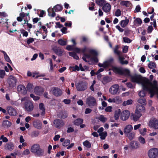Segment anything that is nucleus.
Returning a JSON list of instances; mask_svg holds the SVG:
<instances>
[{"label": "nucleus", "instance_id": "obj_1", "mask_svg": "<svg viewBox=\"0 0 158 158\" xmlns=\"http://www.w3.org/2000/svg\"><path fill=\"white\" fill-rule=\"evenodd\" d=\"M131 81L139 84H141L143 88L148 90L151 94V97L154 94V90L156 89V81H154L152 83L149 80L146 78H143L139 75L133 76L131 77ZM158 90V89H157Z\"/></svg>", "mask_w": 158, "mask_h": 158}, {"label": "nucleus", "instance_id": "obj_2", "mask_svg": "<svg viewBox=\"0 0 158 158\" xmlns=\"http://www.w3.org/2000/svg\"><path fill=\"white\" fill-rule=\"evenodd\" d=\"M88 53H85L82 57L83 60L86 62H97L98 53L94 50L90 49L88 51Z\"/></svg>", "mask_w": 158, "mask_h": 158}, {"label": "nucleus", "instance_id": "obj_3", "mask_svg": "<svg viewBox=\"0 0 158 158\" xmlns=\"http://www.w3.org/2000/svg\"><path fill=\"white\" fill-rule=\"evenodd\" d=\"M31 151L38 156H41L44 154V150L40 148L38 144L33 145L31 149Z\"/></svg>", "mask_w": 158, "mask_h": 158}, {"label": "nucleus", "instance_id": "obj_4", "mask_svg": "<svg viewBox=\"0 0 158 158\" xmlns=\"http://www.w3.org/2000/svg\"><path fill=\"white\" fill-rule=\"evenodd\" d=\"M87 83L85 81H80L76 85L77 89L79 91H83L87 88Z\"/></svg>", "mask_w": 158, "mask_h": 158}, {"label": "nucleus", "instance_id": "obj_5", "mask_svg": "<svg viewBox=\"0 0 158 158\" xmlns=\"http://www.w3.org/2000/svg\"><path fill=\"white\" fill-rule=\"evenodd\" d=\"M148 126L150 128L155 129H158V119L156 118H152L149 121Z\"/></svg>", "mask_w": 158, "mask_h": 158}, {"label": "nucleus", "instance_id": "obj_6", "mask_svg": "<svg viewBox=\"0 0 158 158\" xmlns=\"http://www.w3.org/2000/svg\"><path fill=\"white\" fill-rule=\"evenodd\" d=\"M86 104L90 107L96 106L97 105L96 100L92 96H89L86 99Z\"/></svg>", "mask_w": 158, "mask_h": 158}, {"label": "nucleus", "instance_id": "obj_7", "mask_svg": "<svg viewBox=\"0 0 158 158\" xmlns=\"http://www.w3.org/2000/svg\"><path fill=\"white\" fill-rule=\"evenodd\" d=\"M148 155L150 158H155L158 155V149L153 148L150 149L148 151Z\"/></svg>", "mask_w": 158, "mask_h": 158}, {"label": "nucleus", "instance_id": "obj_8", "mask_svg": "<svg viewBox=\"0 0 158 158\" xmlns=\"http://www.w3.org/2000/svg\"><path fill=\"white\" fill-rule=\"evenodd\" d=\"M6 109L8 114L10 116H16L18 114L16 109L11 106H7Z\"/></svg>", "mask_w": 158, "mask_h": 158}, {"label": "nucleus", "instance_id": "obj_9", "mask_svg": "<svg viewBox=\"0 0 158 158\" xmlns=\"http://www.w3.org/2000/svg\"><path fill=\"white\" fill-rule=\"evenodd\" d=\"M114 61V59L113 58L111 57L107 60L105 61L103 63H99L98 65L99 67L103 68H106L109 66H110Z\"/></svg>", "mask_w": 158, "mask_h": 158}, {"label": "nucleus", "instance_id": "obj_10", "mask_svg": "<svg viewBox=\"0 0 158 158\" xmlns=\"http://www.w3.org/2000/svg\"><path fill=\"white\" fill-rule=\"evenodd\" d=\"M130 114V112L128 110H124L121 113L120 118L123 121H125L128 118Z\"/></svg>", "mask_w": 158, "mask_h": 158}, {"label": "nucleus", "instance_id": "obj_11", "mask_svg": "<svg viewBox=\"0 0 158 158\" xmlns=\"http://www.w3.org/2000/svg\"><path fill=\"white\" fill-rule=\"evenodd\" d=\"M119 89V86L117 84H115L112 85L109 89V92L112 95L116 94Z\"/></svg>", "mask_w": 158, "mask_h": 158}, {"label": "nucleus", "instance_id": "obj_12", "mask_svg": "<svg viewBox=\"0 0 158 158\" xmlns=\"http://www.w3.org/2000/svg\"><path fill=\"white\" fill-rule=\"evenodd\" d=\"M16 78L12 76H10L8 80V83L10 87H14L17 82Z\"/></svg>", "mask_w": 158, "mask_h": 158}, {"label": "nucleus", "instance_id": "obj_13", "mask_svg": "<svg viewBox=\"0 0 158 158\" xmlns=\"http://www.w3.org/2000/svg\"><path fill=\"white\" fill-rule=\"evenodd\" d=\"M107 101L110 103H114L117 104L121 103L122 102L121 98L118 96H116L113 98H109Z\"/></svg>", "mask_w": 158, "mask_h": 158}, {"label": "nucleus", "instance_id": "obj_14", "mask_svg": "<svg viewBox=\"0 0 158 158\" xmlns=\"http://www.w3.org/2000/svg\"><path fill=\"white\" fill-rule=\"evenodd\" d=\"M51 91L54 95L57 97L60 96L62 94V91L60 89L56 87H52Z\"/></svg>", "mask_w": 158, "mask_h": 158}, {"label": "nucleus", "instance_id": "obj_15", "mask_svg": "<svg viewBox=\"0 0 158 158\" xmlns=\"http://www.w3.org/2000/svg\"><path fill=\"white\" fill-rule=\"evenodd\" d=\"M25 108L27 111H31L33 110V104L31 102H27L25 104Z\"/></svg>", "mask_w": 158, "mask_h": 158}, {"label": "nucleus", "instance_id": "obj_16", "mask_svg": "<svg viewBox=\"0 0 158 158\" xmlns=\"http://www.w3.org/2000/svg\"><path fill=\"white\" fill-rule=\"evenodd\" d=\"M135 111L142 115L145 112V107L142 105H137L136 106Z\"/></svg>", "mask_w": 158, "mask_h": 158}, {"label": "nucleus", "instance_id": "obj_17", "mask_svg": "<svg viewBox=\"0 0 158 158\" xmlns=\"http://www.w3.org/2000/svg\"><path fill=\"white\" fill-rule=\"evenodd\" d=\"M17 91L19 93L25 94H26L27 91L24 86L20 85H19L17 87Z\"/></svg>", "mask_w": 158, "mask_h": 158}, {"label": "nucleus", "instance_id": "obj_18", "mask_svg": "<svg viewBox=\"0 0 158 158\" xmlns=\"http://www.w3.org/2000/svg\"><path fill=\"white\" fill-rule=\"evenodd\" d=\"M44 89L41 87L36 86L34 89L35 93L38 95H41L44 91Z\"/></svg>", "mask_w": 158, "mask_h": 158}, {"label": "nucleus", "instance_id": "obj_19", "mask_svg": "<svg viewBox=\"0 0 158 158\" xmlns=\"http://www.w3.org/2000/svg\"><path fill=\"white\" fill-rule=\"evenodd\" d=\"M111 8V6L109 3H105L102 7L103 10L106 13L110 11Z\"/></svg>", "mask_w": 158, "mask_h": 158}, {"label": "nucleus", "instance_id": "obj_20", "mask_svg": "<svg viewBox=\"0 0 158 158\" xmlns=\"http://www.w3.org/2000/svg\"><path fill=\"white\" fill-rule=\"evenodd\" d=\"M33 125L35 128L40 129L42 127V124L41 121L38 120H34L33 122Z\"/></svg>", "mask_w": 158, "mask_h": 158}, {"label": "nucleus", "instance_id": "obj_21", "mask_svg": "<svg viewBox=\"0 0 158 158\" xmlns=\"http://www.w3.org/2000/svg\"><path fill=\"white\" fill-rule=\"evenodd\" d=\"M132 126L130 124H128L123 129V132L125 134L130 133L133 130Z\"/></svg>", "mask_w": 158, "mask_h": 158}, {"label": "nucleus", "instance_id": "obj_22", "mask_svg": "<svg viewBox=\"0 0 158 158\" xmlns=\"http://www.w3.org/2000/svg\"><path fill=\"white\" fill-rule=\"evenodd\" d=\"M141 115V114H139L135 111V114L131 115V118L132 119L136 122L139 119Z\"/></svg>", "mask_w": 158, "mask_h": 158}, {"label": "nucleus", "instance_id": "obj_23", "mask_svg": "<svg viewBox=\"0 0 158 158\" xmlns=\"http://www.w3.org/2000/svg\"><path fill=\"white\" fill-rule=\"evenodd\" d=\"M139 144L137 142L132 141L130 143V146L133 149H135L137 148L139 146Z\"/></svg>", "mask_w": 158, "mask_h": 158}, {"label": "nucleus", "instance_id": "obj_24", "mask_svg": "<svg viewBox=\"0 0 158 158\" xmlns=\"http://www.w3.org/2000/svg\"><path fill=\"white\" fill-rule=\"evenodd\" d=\"M53 123L55 126L56 128H59L60 127V125L63 124V122L59 119L54 120Z\"/></svg>", "mask_w": 158, "mask_h": 158}, {"label": "nucleus", "instance_id": "obj_25", "mask_svg": "<svg viewBox=\"0 0 158 158\" xmlns=\"http://www.w3.org/2000/svg\"><path fill=\"white\" fill-rule=\"evenodd\" d=\"M111 70L116 73H118L120 74H121L122 73V69L120 68H118L116 67L112 66Z\"/></svg>", "mask_w": 158, "mask_h": 158}, {"label": "nucleus", "instance_id": "obj_26", "mask_svg": "<svg viewBox=\"0 0 158 158\" xmlns=\"http://www.w3.org/2000/svg\"><path fill=\"white\" fill-rule=\"evenodd\" d=\"M39 108L40 110L41 111L40 113V114L42 115H44L45 114V109L44 104L42 103H40L39 105Z\"/></svg>", "mask_w": 158, "mask_h": 158}, {"label": "nucleus", "instance_id": "obj_27", "mask_svg": "<svg viewBox=\"0 0 158 158\" xmlns=\"http://www.w3.org/2000/svg\"><path fill=\"white\" fill-rule=\"evenodd\" d=\"M87 50V48L86 47H85L84 48L81 49L78 48H74V50L77 53H80L81 52L84 53Z\"/></svg>", "mask_w": 158, "mask_h": 158}, {"label": "nucleus", "instance_id": "obj_28", "mask_svg": "<svg viewBox=\"0 0 158 158\" xmlns=\"http://www.w3.org/2000/svg\"><path fill=\"white\" fill-rule=\"evenodd\" d=\"M111 80L110 78L108 77H103L102 81L103 84H106L110 82Z\"/></svg>", "mask_w": 158, "mask_h": 158}, {"label": "nucleus", "instance_id": "obj_29", "mask_svg": "<svg viewBox=\"0 0 158 158\" xmlns=\"http://www.w3.org/2000/svg\"><path fill=\"white\" fill-rule=\"evenodd\" d=\"M64 50L59 48H57L55 49V52L59 56H61L64 52Z\"/></svg>", "mask_w": 158, "mask_h": 158}, {"label": "nucleus", "instance_id": "obj_30", "mask_svg": "<svg viewBox=\"0 0 158 158\" xmlns=\"http://www.w3.org/2000/svg\"><path fill=\"white\" fill-rule=\"evenodd\" d=\"M129 20L127 19L122 20L120 23L121 26L123 27H125L128 24Z\"/></svg>", "mask_w": 158, "mask_h": 158}, {"label": "nucleus", "instance_id": "obj_31", "mask_svg": "<svg viewBox=\"0 0 158 158\" xmlns=\"http://www.w3.org/2000/svg\"><path fill=\"white\" fill-rule=\"evenodd\" d=\"M53 11H56V12L61 11L62 9V7L61 6L57 5L54 7L52 8Z\"/></svg>", "mask_w": 158, "mask_h": 158}, {"label": "nucleus", "instance_id": "obj_32", "mask_svg": "<svg viewBox=\"0 0 158 158\" xmlns=\"http://www.w3.org/2000/svg\"><path fill=\"white\" fill-rule=\"evenodd\" d=\"M11 123L7 120H4L2 123V125L6 127H9L11 125Z\"/></svg>", "mask_w": 158, "mask_h": 158}, {"label": "nucleus", "instance_id": "obj_33", "mask_svg": "<svg viewBox=\"0 0 158 158\" xmlns=\"http://www.w3.org/2000/svg\"><path fill=\"white\" fill-rule=\"evenodd\" d=\"M1 52H2L4 55V56L5 60L7 62L10 63L11 61L10 60L9 57L7 54L6 53L3 51H2Z\"/></svg>", "mask_w": 158, "mask_h": 158}, {"label": "nucleus", "instance_id": "obj_34", "mask_svg": "<svg viewBox=\"0 0 158 158\" xmlns=\"http://www.w3.org/2000/svg\"><path fill=\"white\" fill-rule=\"evenodd\" d=\"M120 112L121 110L120 109H118L115 111L114 117L115 120H118V119Z\"/></svg>", "mask_w": 158, "mask_h": 158}, {"label": "nucleus", "instance_id": "obj_35", "mask_svg": "<svg viewBox=\"0 0 158 158\" xmlns=\"http://www.w3.org/2000/svg\"><path fill=\"white\" fill-rule=\"evenodd\" d=\"M120 4L122 6H125L127 7H129L130 6V2L127 1H122L120 2Z\"/></svg>", "mask_w": 158, "mask_h": 158}, {"label": "nucleus", "instance_id": "obj_36", "mask_svg": "<svg viewBox=\"0 0 158 158\" xmlns=\"http://www.w3.org/2000/svg\"><path fill=\"white\" fill-rule=\"evenodd\" d=\"M83 120L81 118H78L74 121V124L76 125H79L83 122Z\"/></svg>", "mask_w": 158, "mask_h": 158}, {"label": "nucleus", "instance_id": "obj_37", "mask_svg": "<svg viewBox=\"0 0 158 158\" xmlns=\"http://www.w3.org/2000/svg\"><path fill=\"white\" fill-rule=\"evenodd\" d=\"M96 3L100 6H103L106 3V2L104 0H96Z\"/></svg>", "mask_w": 158, "mask_h": 158}, {"label": "nucleus", "instance_id": "obj_38", "mask_svg": "<svg viewBox=\"0 0 158 158\" xmlns=\"http://www.w3.org/2000/svg\"><path fill=\"white\" fill-rule=\"evenodd\" d=\"M127 135V137L130 140H132L133 139L134 136L135 134L133 132H130V133H127L126 134Z\"/></svg>", "mask_w": 158, "mask_h": 158}, {"label": "nucleus", "instance_id": "obj_39", "mask_svg": "<svg viewBox=\"0 0 158 158\" xmlns=\"http://www.w3.org/2000/svg\"><path fill=\"white\" fill-rule=\"evenodd\" d=\"M99 135L100 136V138L102 139H104L106 137L107 135V133L106 132L104 131L102 133H100L99 134Z\"/></svg>", "mask_w": 158, "mask_h": 158}, {"label": "nucleus", "instance_id": "obj_40", "mask_svg": "<svg viewBox=\"0 0 158 158\" xmlns=\"http://www.w3.org/2000/svg\"><path fill=\"white\" fill-rule=\"evenodd\" d=\"M122 72L121 74V75L124 74L126 76H129L130 75V71L128 69H122Z\"/></svg>", "mask_w": 158, "mask_h": 158}, {"label": "nucleus", "instance_id": "obj_41", "mask_svg": "<svg viewBox=\"0 0 158 158\" xmlns=\"http://www.w3.org/2000/svg\"><path fill=\"white\" fill-rule=\"evenodd\" d=\"M27 90L30 92L33 89V86L32 84L28 83L26 87Z\"/></svg>", "mask_w": 158, "mask_h": 158}, {"label": "nucleus", "instance_id": "obj_42", "mask_svg": "<svg viewBox=\"0 0 158 158\" xmlns=\"http://www.w3.org/2000/svg\"><path fill=\"white\" fill-rule=\"evenodd\" d=\"M133 102V101L131 99L128 100L126 101H124L123 103V105L126 106L131 104Z\"/></svg>", "mask_w": 158, "mask_h": 158}, {"label": "nucleus", "instance_id": "obj_43", "mask_svg": "<svg viewBox=\"0 0 158 158\" xmlns=\"http://www.w3.org/2000/svg\"><path fill=\"white\" fill-rule=\"evenodd\" d=\"M69 55L70 56L73 57L74 59L78 60L79 59V57L77 54L73 52H69Z\"/></svg>", "mask_w": 158, "mask_h": 158}, {"label": "nucleus", "instance_id": "obj_44", "mask_svg": "<svg viewBox=\"0 0 158 158\" xmlns=\"http://www.w3.org/2000/svg\"><path fill=\"white\" fill-rule=\"evenodd\" d=\"M147 131V129L146 128L140 129L139 130V133L141 135H145Z\"/></svg>", "mask_w": 158, "mask_h": 158}, {"label": "nucleus", "instance_id": "obj_45", "mask_svg": "<svg viewBox=\"0 0 158 158\" xmlns=\"http://www.w3.org/2000/svg\"><path fill=\"white\" fill-rule=\"evenodd\" d=\"M83 145L88 148L91 147V144L88 141L86 140L83 143Z\"/></svg>", "mask_w": 158, "mask_h": 158}, {"label": "nucleus", "instance_id": "obj_46", "mask_svg": "<svg viewBox=\"0 0 158 158\" xmlns=\"http://www.w3.org/2000/svg\"><path fill=\"white\" fill-rule=\"evenodd\" d=\"M98 119H99L103 123L105 122L107 120V118L102 115H101L98 117Z\"/></svg>", "mask_w": 158, "mask_h": 158}, {"label": "nucleus", "instance_id": "obj_47", "mask_svg": "<svg viewBox=\"0 0 158 158\" xmlns=\"http://www.w3.org/2000/svg\"><path fill=\"white\" fill-rule=\"evenodd\" d=\"M7 148L10 150H12L14 148V145L12 143H10L7 144Z\"/></svg>", "mask_w": 158, "mask_h": 158}, {"label": "nucleus", "instance_id": "obj_48", "mask_svg": "<svg viewBox=\"0 0 158 158\" xmlns=\"http://www.w3.org/2000/svg\"><path fill=\"white\" fill-rule=\"evenodd\" d=\"M50 10H51L50 9H49L48 10V15L50 16H51L52 17H54L56 16V13L55 12L56 11H53V9H52V13L51 14Z\"/></svg>", "mask_w": 158, "mask_h": 158}, {"label": "nucleus", "instance_id": "obj_49", "mask_svg": "<svg viewBox=\"0 0 158 158\" xmlns=\"http://www.w3.org/2000/svg\"><path fill=\"white\" fill-rule=\"evenodd\" d=\"M138 102L142 104L145 105L146 103V100L144 98H140L138 100Z\"/></svg>", "mask_w": 158, "mask_h": 158}, {"label": "nucleus", "instance_id": "obj_50", "mask_svg": "<svg viewBox=\"0 0 158 158\" xmlns=\"http://www.w3.org/2000/svg\"><path fill=\"white\" fill-rule=\"evenodd\" d=\"M134 23L136 25H140L142 23V21L140 19L137 18L134 21Z\"/></svg>", "mask_w": 158, "mask_h": 158}, {"label": "nucleus", "instance_id": "obj_51", "mask_svg": "<svg viewBox=\"0 0 158 158\" xmlns=\"http://www.w3.org/2000/svg\"><path fill=\"white\" fill-rule=\"evenodd\" d=\"M148 67L151 69H154L156 67V64L154 62H150L148 65Z\"/></svg>", "mask_w": 158, "mask_h": 158}, {"label": "nucleus", "instance_id": "obj_52", "mask_svg": "<svg viewBox=\"0 0 158 158\" xmlns=\"http://www.w3.org/2000/svg\"><path fill=\"white\" fill-rule=\"evenodd\" d=\"M58 43L60 45L63 46L66 44V41L60 39L58 40Z\"/></svg>", "mask_w": 158, "mask_h": 158}, {"label": "nucleus", "instance_id": "obj_53", "mask_svg": "<svg viewBox=\"0 0 158 158\" xmlns=\"http://www.w3.org/2000/svg\"><path fill=\"white\" fill-rule=\"evenodd\" d=\"M118 46L116 45L115 47V48H114V51L115 53L117 54L118 55H119L121 52L118 50Z\"/></svg>", "mask_w": 158, "mask_h": 158}, {"label": "nucleus", "instance_id": "obj_54", "mask_svg": "<svg viewBox=\"0 0 158 158\" xmlns=\"http://www.w3.org/2000/svg\"><path fill=\"white\" fill-rule=\"evenodd\" d=\"M70 141L69 140L66 139L63 143L62 145L64 146H67L70 144Z\"/></svg>", "mask_w": 158, "mask_h": 158}, {"label": "nucleus", "instance_id": "obj_55", "mask_svg": "<svg viewBox=\"0 0 158 158\" xmlns=\"http://www.w3.org/2000/svg\"><path fill=\"white\" fill-rule=\"evenodd\" d=\"M138 139L139 142L143 144H144L145 143V140L144 138L141 136L139 137Z\"/></svg>", "mask_w": 158, "mask_h": 158}, {"label": "nucleus", "instance_id": "obj_56", "mask_svg": "<svg viewBox=\"0 0 158 158\" xmlns=\"http://www.w3.org/2000/svg\"><path fill=\"white\" fill-rule=\"evenodd\" d=\"M123 40L125 43H130L132 41V40L129 38L127 37H124L123 38Z\"/></svg>", "mask_w": 158, "mask_h": 158}, {"label": "nucleus", "instance_id": "obj_57", "mask_svg": "<svg viewBox=\"0 0 158 158\" xmlns=\"http://www.w3.org/2000/svg\"><path fill=\"white\" fill-rule=\"evenodd\" d=\"M5 72L4 70H0V77L1 78H3L5 75Z\"/></svg>", "mask_w": 158, "mask_h": 158}, {"label": "nucleus", "instance_id": "obj_58", "mask_svg": "<svg viewBox=\"0 0 158 158\" xmlns=\"http://www.w3.org/2000/svg\"><path fill=\"white\" fill-rule=\"evenodd\" d=\"M121 10L119 9H117L116 10V11L115 13V15L116 16H117V17L120 16L121 15Z\"/></svg>", "mask_w": 158, "mask_h": 158}, {"label": "nucleus", "instance_id": "obj_59", "mask_svg": "<svg viewBox=\"0 0 158 158\" xmlns=\"http://www.w3.org/2000/svg\"><path fill=\"white\" fill-rule=\"evenodd\" d=\"M30 97L32 98L34 100H38L39 99L40 97L38 96H35L33 94H31L30 95Z\"/></svg>", "mask_w": 158, "mask_h": 158}, {"label": "nucleus", "instance_id": "obj_60", "mask_svg": "<svg viewBox=\"0 0 158 158\" xmlns=\"http://www.w3.org/2000/svg\"><path fill=\"white\" fill-rule=\"evenodd\" d=\"M74 45H69L66 47V49L69 51L72 50L74 49Z\"/></svg>", "mask_w": 158, "mask_h": 158}, {"label": "nucleus", "instance_id": "obj_61", "mask_svg": "<svg viewBox=\"0 0 158 158\" xmlns=\"http://www.w3.org/2000/svg\"><path fill=\"white\" fill-rule=\"evenodd\" d=\"M148 142L149 143H154V139L152 137H148Z\"/></svg>", "mask_w": 158, "mask_h": 158}, {"label": "nucleus", "instance_id": "obj_62", "mask_svg": "<svg viewBox=\"0 0 158 158\" xmlns=\"http://www.w3.org/2000/svg\"><path fill=\"white\" fill-rule=\"evenodd\" d=\"M21 33L23 34V36L27 37L28 35L27 32L23 30L21 32Z\"/></svg>", "mask_w": 158, "mask_h": 158}, {"label": "nucleus", "instance_id": "obj_63", "mask_svg": "<svg viewBox=\"0 0 158 158\" xmlns=\"http://www.w3.org/2000/svg\"><path fill=\"white\" fill-rule=\"evenodd\" d=\"M94 2H91L89 7V9L91 10H93L94 8Z\"/></svg>", "mask_w": 158, "mask_h": 158}, {"label": "nucleus", "instance_id": "obj_64", "mask_svg": "<svg viewBox=\"0 0 158 158\" xmlns=\"http://www.w3.org/2000/svg\"><path fill=\"white\" fill-rule=\"evenodd\" d=\"M34 41V39L31 38H29L27 41V44H29L33 42Z\"/></svg>", "mask_w": 158, "mask_h": 158}]
</instances>
